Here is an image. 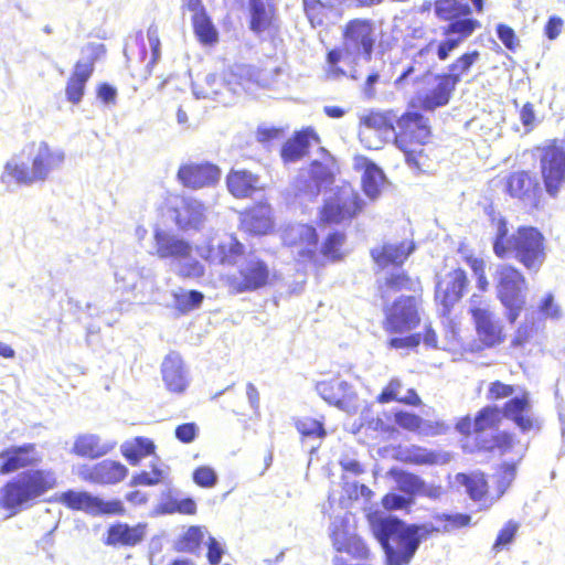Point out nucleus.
Listing matches in <instances>:
<instances>
[{
  "label": "nucleus",
  "instance_id": "obj_48",
  "mask_svg": "<svg viewBox=\"0 0 565 565\" xmlns=\"http://www.w3.org/2000/svg\"><path fill=\"white\" fill-rule=\"evenodd\" d=\"M250 30L260 33L265 31L271 19V9L264 0H249Z\"/></svg>",
  "mask_w": 565,
  "mask_h": 565
},
{
  "label": "nucleus",
  "instance_id": "obj_51",
  "mask_svg": "<svg viewBox=\"0 0 565 565\" xmlns=\"http://www.w3.org/2000/svg\"><path fill=\"white\" fill-rule=\"evenodd\" d=\"M414 285L415 281L398 270L385 277L384 284L380 286L381 296L383 299H387L394 292L414 289Z\"/></svg>",
  "mask_w": 565,
  "mask_h": 565
},
{
  "label": "nucleus",
  "instance_id": "obj_10",
  "mask_svg": "<svg viewBox=\"0 0 565 565\" xmlns=\"http://www.w3.org/2000/svg\"><path fill=\"white\" fill-rule=\"evenodd\" d=\"M270 279L268 265L255 255H249L237 265V271L226 276L232 292H253L266 287Z\"/></svg>",
  "mask_w": 565,
  "mask_h": 565
},
{
  "label": "nucleus",
  "instance_id": "obj_55",
  "mask_svg": "<svg viewBox=\"0 0 565 565\" xmlns=\"http://www.w3.org/2000/svg\"><path fill=\"white\" fill-rule=\"evenodd\" d=\"M175 307L182 311L188 312L198 308L203 301V294L196 290L174 292Z\"/></svg>",
  "mask_w": 565,
  "mask_h": 565
},
{
  "label": "nucleus",
  "instance_id": "obj_13",
  "mask_svg": "<svg viewBox=\"0 0 565 565\" xmlns=\"http://www.w3.org/2000/svg\"><path fill=\"white\" fill-rule=\"evenodd\" d=\"M419 322V303L415 297H399L385 309L384 328L388 332H408L415 329Z\"/></svg>",
  "mask_w": 565,
  "mask_h": 565
},
{
  "label": "nucleus",
  "instance_id": "obj_60",
  "mask_svg": "<svg viewBox=\"0 0 565 565\" xmlns=\"http://www.w3.org/2000/svg\"><path fill=\"white\" fill-rule=\"evenodd\" d=\"M519 530V524L514 521H509L500 530L497 540L493 544V550L499 551L505 545L510 544Z\"/></svg>",
  "mask_w": 565,
  "mask_h": 565
},
{
  "label": "nucleus",
  "instance_id": "obj_47",
  "mask_svg": "<svg viewBox=\"0 0 565 565\" xmlns=\"http://www.w3.org/2000/svg\"><path fill=\"white\" fill-rule=\"evenodd\" d=\"M405 460L415 465H443L448 462L449 456L413 446L405 450Z\"/></svg>",
  "mask_w": 565,
  "mask_h": 565
},
{
  "label": "nucleus",
  "instance_id": "obj_21",
  "mask_svg": "<svg viewBox=\"0 0 565 565\" xmlns=\"http://www.w3.org/2000/svg\"><path fill=\"white\" fill-rule=\"evenodd\" d=\"M115 281L117 289L132 294V299H137L139 294L152 291L154 276L150 269L146 268L118 267L115 271Z\"/></svg>",
  "mask_w": 565,
  "mask_h": 565
},
{
  "label": "nucleus",
  "instance_id": "obj_20",
  "mask_svg": "<svg viewBox=\"0 0 565 565\" xmlns=\"http://www.w3.org/2000/svg\"><path fill=\"white\" fill-rule=\"evenodd\" d=\"M284 243L292 247L299 262L311 260L315 256L318 236L312 226L295 224L288 226L282 234Z\"/></svg>",
  "mask_w": 565,
  "mask_h": 565
},
{
  "label": "nucleus",
  "instance_id": "obj_54",
  "mask_svg": "<svg viewBox=\"0 0 565 565\" xmlns=\"http://www.w3.org/2000/svg\"><path fill=\"white\" fill-rule=\"evenodd\" d=\"M172 266L179 276L186 278H200L204 275V266L188 253L184 258H179Z\"/></svg>",
  "mask_w": 565,
  "mask_h": 565
},
{
  "label": "nucleus",
  "instance_id": "obj_26",
  "mask_svg": "<svg viewBox=\"0 0 565 565\" xmlns=\"http://www.w3.org/2000/svg\"><path fill=\"white\" fill-rule=\"evenodd\" d=\"M161 375L167 390L171 393L181 394L190 384L189 371L177 352L166 355L161 364Z\"/></svg>",
  "mask_w": 565,
  "mask_h": 565
},
{
  "label": "nucleus",
  "instance_id": "obj_23",
  "mask_svg": "<svg viewBox=\"0 0 565 565\" xmlns=\"http://www.w3.org/2000/svg\"><path fill=\"white\" fill-rule=\"evenodd\" d=\"M0 473L8 475L19 469L38 466L42 455L34 444L9 447L0 452Z\"/></svg>",
  "mask_w": 565,
  "mask_h": 565
},
{
  "label": "nucleus",
  "instance_id": "obj_32",
  "mask_svg": "<svg viewBox=\"0 0 565 565\" xmlns=\"http://www.w3.org/2000/svg\"><path fill=\"white\" fill-rule=\"evenodd\" d=\"M116 441L102 438L96 434L78 435L73 444L72 451L84 458L98 459L108 455L115 447Z\"/></svg>",
  "mask_w": 565,
  "mask_h": 565
},
{
  "label": "nucleus",
  "instance_id": "obj_52",
  "mask_svg": "<svg viewBox=\"0 0 565 565\" xmlns=\"http://www.w3.org/2000/svg\"><path fill=\"white\" fill-rule=\"evenodd\" d=\"M168 467H166L162 463H152L151 471H141L132 476L130 480V486H156L163 482L168 478Z\"/></svg>",
  "mask_w": 565,
  "mask_h": 565
},
{
  "label": "nucleus",
  "instance_id": "obj_30",
  "mask_svg": "<svg viewBox=\"0 0 565 565\" xmlns=\"http://www.w3.org/2000/svg\"><path fill=\"white\" fill-rule=\"evenodd\" d=\"M414 249L415 245L412 241L385 243L382 246L373 248L371 255L379 267L385 268L390 265H402Z\"/></svg>",
  "mask_w": 565,
  "mask_h": 565
},
{
  "label": "nucleus",
  "instance_id": "obj_43",
  "mask_svg": "<svg viewBox=\"0 0 565 565\" xmlns=\"http://www.w3.org/2000/svg\"><path fill=\"white\" fill-rule=\"evenodd\" d=\"M479 56L480 54L478 51L465 53L451 64H449L447 67L448 72L441 75L455 87H457L461 81V77L469 72L471 66L479 60Z\"/></svg>",
  "mask_w": 565,
  "mask_h": 565
},
{
  "label": "nucleus",
  "instance_id": "obj_36",
  "mask_svg": "<svg viewBox=\"0 0 565 565\" xmlns=\"http://www.w3.org/2000/svg\"><path fill=\"white\" fill-rule=\"evenodd\" d=\"M228 191L236 198H246L263 188L258 175L247 170H231L226 178Z\"/></svg>",
  "mask_w": 565,
  "mask_h": 565
},
{
  "label": "nucleus",
  "instance_id": "obj_22",
  "mask_svg": "<svg viewBox=\"0 0 565 565\" xmlns=\"http://www.w3.org/2000/svg\"><path fill=\"white\" fill-rule=\"evenodd\" d=\"M428 85L417 93V102L425 110H434L449 103L456 87L441 74H428L425 77Z\"/></svg>",
  "mask_w": 565,
  "mask_h": 565
},
{
  "label": "nucleus",
  "instance_id": "obj_29",
  "mask_svg": "<svg viewBox=\"0 0 565 565\" xmlns=\"http://www.w3.org/2000/svg\"><path fill=\"white\" fill-rule=\"evenodd\" d=\"M503 416L512 420L522 431H529L539 428L537 418L534 416L529 394L514 396L505 403Z\"/></svg>",
  "mask_w": 565,
  "mask_h": 565
},
{
  "label": "nucleus",
  "instance_id": "obj_40",
  "mask_svg": "<svg viewBox=\"0 0 565 565\" xmlns=\"http://www.w3.org/2000/svg\"><path fill=\"white\" fill-rule=\"evenodd\" d=\"M318 394L329 404L344 408L347 399H350L351 387L345 381H323L316 386Z\"/></svg>",
  "mask_w": 565,
  "mask_h": 565
},
{
  "label": "nucleus",
  "instance_id": "obj_34",
  "mask_svg": "<svg viewBox=\"0 0 565 565\" xmlns=\"http://www.w3.org/2000/svg\"><path fill=\"white\" fill-rule=\"evenodd\" d=\"M320 139L316 131L311 128L301 130L289 139L281 149V157L286 162H294L302 158L308 149L318 146Z\"/></svg>",
  "mask_w": 565,
  "mask_h": 565
},
{
  "label": "nucleus",
  "instance_id": "obj_33",
  "mask_svg": "<svg viewBox=\"0 0 565 565\" xmlns=\"http://www.w3.org/2000/svg\"><path fill=\"white\" fill-rule=\"evenodd\" d=\"M456 482L463 486L469 498L477 502L481 509L490 508L498 499L488 494V484L482 473H457Z\"/></svg>",
  "mask_w": 565,
  "mask_h": 565
},
{
  "label": "nucleus",
  "instance_id": "obj_49",
  "mask_svg": "<svg viewBox=\"0 0 565 565\" xmlns=\"http://www.w3.org/2000/svg\"><path fill=\"white\" fill-rule=\"evenodd\" d=\"M60 501L73 510H83L93 514L96 497L86 491L68 490L61 494Z\"/></svg>",
  "mask_w": 565,
  "mask_h": 565
},
{
  "label": "nucleus",
  "instance_id": "obj_12",
  "mask_svg": "<svg viewBox=\"0 0 565 565\" xmlns=\"http://www.w3.org/2000/svg\"><path fill=\"white\" fill-rule=\"evenodd\" d=\"M362 203L358 193L350 185H344L326 199L320 213L321 221L337 224L351 220L362 210Z\"/></svg>",
  "mask_w": 565,
  "mask_h": 565
},
{
  "label": "nucleus",
  "instance_id": "obj_53",
  "mask_svg": "<svg viewBox=\"0 0 565 565\" xmlns=\"http://www.w3.org/2000/svg\"><path fill=\"white\" fill-rule=\"evenodd\" d=\"M493 225L495 227L493 252L498 257L505 258L510 255V245L512 243V236H508V226L505 220H493Z\"/></svg>",
  "mask_w": 565,
  "mask_h": 565
},
{
  "label": "nucleus",
  "instance_id": "obj_45",
  "mask_svg": "<svg viewBox=\"0 0 565 565\" xmlns=\"http://www.w3.org/2000/svg\"><path fill=\"white\" fill-rule=\"evenodd\" d=\"M426 347L437 348V335L430 326L425 324V333H414L404 338H393L390 340V347L393 349H411L416 348L420 342Z\"/></svg>",
  "mask_w": 565,
  "mask_h": 565
},
{
  "label": "nucleus",
  "instance_id": "obj_41",
  "mask_svg": "<svg viewBox=\"0 0 565 565\" xmlns=\"http://www.w3.org/2000/svg\"><path fill=\"white\" fill-rule=\"evenodd\" d=\"M154 451V444L149 438L136 437L121 446L122 456L131 466H137L140 460Z\"/></svg>",
  "mask_w": 565,
  "mask_h": 565
},
{
  "label": "nucleus",
  "instance_id": "obj_25",
  "mask_svg": "<svg viewBox=\"0 0 565 565\" xmlns=\"http://www.w3.org/2000/svg\"><path fill=\"white\" fill-rule=\"evenodd\" d=\"M78 475L83 480L93 483L116 484L127 477L128 469L118 461L103 460L92 467L83 466Z\"/></svg>",
  "mask_w": 565,
  "mask_h": 565
},
{
  "label": "nucleus",
  "instance_id": "obj_46",
  "mask_svg": "<svg viewBox=\"0 0 565 565\" xmlns=\"http://www.w3.org/2000/svg\"><path fill=\"white\" fill-rule=\"evenodd\" d=\"M480 28L479 21L471 18L451 19L449 23L441 29L444 36H455V39L462 43L468 39L476 29Z\"/></svg>",
  "mask_w": 565,
  "mask_h": 565
},
{
  "label": "nucleus",
  "instance_id": "obj_9",
  "mask_svg": "<svg viewBox=\"0 0 565 565\" xmlns=\"http://www.w3.org/2000/svg\"><path fill=\"white\" fill-rule=\"evenodd\" d=\"M510 254L529 271L537 273L545 260L544 236L534 227H521L512 235Z\"/></svg>",
  "mask_w": 565,
  "mask_h": 565
},
{
  "label": "nucleus",
  "instance_id": "obj_61",
  "mask_svg": "<svg viewBox=\"0 0 565 565\" xmlns=\"http://www.w3.org/2000/svg\"><path fill=\"white\" fill-rule=\"evenodd\" d=\"M394 418L399 427L411 431L419 430L424 423L419 416L408 412H396Z\"/></svg>",
  "mask_w": 565,
  "mask_h": 565
},
{
  "label": "nucleus",
  "instance_id": "obj_2",
  "mask_svg": "<svg viewBox=\"0 0 565 565\" xmlns=\"http://www.w3.org/2000/svg\"><path fill=\"white\" fill-rule=\"evenodd\" d=\"M65 162L64 149L45 140H33L7 160L0 181L8 189L42 184L61 171Z\"/></svg>",
  "mask_w": 565,
  "mask_h": 565
},
{
  "label": "nucleus",
  "instance_id": "obj_27",
  "mask_svg": "<svg viewBox=\"0 0 565 565\" xmlns=\"http://www.w3.org/2000/svg\"><path fill=\"white\" fill-rule=\"evenodd\" d=\"M332 178L330 168L315 160L310 168V180L298 179L295 183V196L300 201H311L318 196L323 184L329 183Z\"/></svg>",
  "mask_w": 565,
  "mask_h": 565
},
{
  "label": "nucleus",
  "instance_id": "obj_50",
  "mask_svg": "<svg viewBox=\"0 0 565 565\" xmlns=\"http://www.w3.org/2000/svg\"><path fill=\"white\" fill-rule=\"evenodd\" d=\"M194 33L199 41L205 45H212L218 40V32L207 14L192 17Z\"/></svg>",
  "mask_w": 565,
  "mask_h": 565
},
{
  "label": "nucleus",
  "instance_id": "obj_62",
  "mask_svg": "<svg viewBox=\"0 0 565 565\" xmlns=\"http://www.w3.org/2000/svg\"><path fill=\"white\" fill-rule=\"evenodd\" d=\"M205 529L201 526H191L183 536L182 548L192 552L203 541Z\"/></svg>",
  "mask_w": 565,
  "mask_h": 565
},
{
  "label": "nucleus",
  "instance_id": "obj_59",
  "mask_svg": "<svg viewBox=\"0 0 565 565\" xmlns=\"http://www.w3.org/2000/svg\"><path fill=\"white\" fill-rule=\"evenodd\" d=\"M217 473L207 466H202L193 471V481L202 488H213L217 483Z\"/></svg>",
  "mask_w": 565,
  "mask_h": 565
},
{
  "label": "nucleus",
  "instance_id": "obj_38",
  "mask_svg": "<svg viewBox=\"0 0 565 565\" xmlns=\"http://www.w3.org/2000/svg\"><path fill=\"white\" fill-rule=\"evenodd\" d=\"M93 73V64L90 62H77L72 76L70 77L65 94L68 102L78 104L84 95L86 82Z\"/></svg>",
  "mask_w": 565,
  "mask_h": 565
},
{
  "label": "nucleus",
  "instance_id": "obj_11",
  "mask_svg": "<svg viewBox=\"0 0 565 565\" xmlns=\"http://www.w3.org/2000/svg\"><path fill=\"white\" fill-rule=\"evenodd\" d=\"M469 312L476 324L480 341L487 347H494L503 341L502 326L495 320L490 301L473 294L469 299Z\"/></svg>",
  "mask_w": 565,
  "mask_h": 565
},
{
  "label": "nucleus",
  "instance_id": "obj_8",
  "mask_svg": "<svg viewBox=\"0 0 565 565\" xmlns=\"http://www.w3.org/2000/svg\"><path fill=\"white\" fill-rule=\"evenodd\" d=\"M501 419V412L497 406L482 408L473 419V433L481 449L492 450L499 448L505 455L514 447L513 438L500 433L494 435Z\"/></svg>",
  "mask_w": 565,
  "mask_h": 565
},
{
  "label": "nucleus",
  "instance_id": "obj_19",
  "mask_svg": "<svg viewBox=\"0 0 565 565\" xmlns=\"http://www.w3.org/2000/svg\"><path fill=\"white\" fill-rule=\"evenodd\" d=\"M172 217L183 231L200 230L206 221V207L192 196L175 198L171 203Z\"/></svg>",
  "mask_w": 565,
  "mask_h": 565
},
{
  "label": "nucleus",
  "instance_id": "obj_57",
  "mask_svg": "<svg viewBox=\"0 0 565 565\" xmlns=\"http://www.w3.org/2000/svg\"><path fill=\"white\" fill-rule=\"evenodd\" d=\"M537 310L545 319L557 320L562 317L561 307L551 292L543 296L537 305Z\"/></svg>",
  "mask_w": 565,
  "mask_h": 565
},
{
  "label": "nucleus",
  "instance_id": "obj_3",
  "mask_svg": "<svg viewBox=\"0 0 565 565\" xmlns=\"http://www.w3.org/2000/svg\"><path fill=\"white\" fill-rule=\"evenodd\" d=\"M56 475L51 469H30L9 481L1 490V505L17 513L31 507L40 497L56 487Z\"/></svg>",
  "mask_w": 565,
  "mask_h": 565
},
{
  "label": "nucleus",
  "instance_id": "obj_28",
  "mask_svg": "<svg viewBox=\"0 0 565 565\" xmlns=\"http://www.w3.org/2000/svg\"><path fill=\"white\" fill-rule=\"evenodd\" d=\"M153 241L151 254L162 259L171 258L174 263L179 258H184L188 253H192L189 242L160 228L154 231Z\"/></svg>",
  "mask_w": 565,
  "mask_h": 565
},
{
  "label": "nucleus",
  "instance_id": "obj_56",
  "mask_svg": "<svg viewBox=\"0 0 565 565\" xmlns=\"http://www.w3.org/2000/svg\"><path fill=\"white\" fill-rule=\"evenodd\" d=\"M397 486L404 493L413 495L423 491L424 481L413 473L403 472L397 478Z\"/></svg>",
  "mask_w": 565,
  "mask_h": 565
},
{
  "label": "nucleus",
  "instance_id": "obj_63",
  "mask_svg": "<svg viewBox=\"0 0 565 565\" xmlns=\"http://www.w3.org/2000/svg\"><path fill=\"white\" fill-rule=\"evenodd\" d=\"M125 511L121 501L119 500H110L104 501L103 499L96 497V502L94 504V513L93 514H122Z\"/></svg>",
  "mask_w": 565,
  "mask_h": 565
},
{
  "label": "nucleus",
  "instance_id": "obj_31",
  "mask_svg": "<svg viewBox=\"0 0 565 565\" xmlns=\"http://www.w3.org/2000/svg\"><path fill=\"white\" fill-rule=\"evenodd\" d=\"M507 188L512 196L522 200L529 205H537L541 188L537 180L527 172L521 171L511 174L508 179Z\"/></svg>",
  "mask_w": 565,
  "mask_h": 565
},
{
  "label": "nucleus",
  "instance_id": "obj_7",
  "mask_svg": "<svg viewBox=\"0 0 565 565\" xmlns=\"http://www.w3.org/2000/svg\"><path fill=\"white\" fill-rule=\"evenodd\" d=\"M255 76L254 67L243 63H236L228 66L221 78L214 74H209L204 78V83H194L193 94L196 98H211L216 99L223 95L226 89L230 93L237 95L246 89L247 85Z\"/></svg>",
  "mask_w": 565,
  "mask_h": 565
},
{
  "label": "nucleus",
  "instance_id": "obj_15",
  "mask_svg": "<svg viewBox=\"0 0 565 565\" xmlns=\"http://www.w3.org/2000/svg\"><path fill=\"white\" fill-rule=\"evenodd\" d=\"M330 531L332 544L339 553H347L353 558L361 561L369 558V548L363 541L352 532L347 516L335 518L331 523Z\"/></svg>",
  "mask_w": 565,
  "mask_h": 565
},
{
  "label": "nucleus",
  "instance_id": "obj_6",
  "mask_svg": "<svg viewBox=\"0 0 565 565\" xmlns=\"http://www.w3.org/2000/svg\"><path fill=\"white\" fill-rule=\"evenodd\" d=\"M494 281L497 297L507 310V319L514 323L526 303V279L515 267L501 264L497 266Z\"/></svg>",
  "mask_w": 565,
  "mask_h": 565
},
{
  "label": "nucleus",
  "instance_id": "obj_64",
  "mask_svg": "<svg viewBox=\"0 0 565 565\" xmlns=\"http://www.w3.org/2000/svg\"><path fill=\"white\" fill-rule=\"evenodd\" d=\"M500 479L498 481V497L500 498L509 488L515 476V462H505L501 467Z\"/></svg>",
  "mask_w": 565,
  "mask_h": 565
},
{
  "label": "nucleus",
  "instance_id": "obj_35",
  "mask_svg": "<svg viewBox=\"0 0 565 565\" xmlns=\"http://www.w3.org/2000/svg\"><path fill=\"white\" fill-rule=\"evenodd\" d=\"M241 223L243 230L250 234H267L273 225L270 206L265 203L257 204L242 214Z\"/></svg>",
  "mask_w": 565,
  "mask_h": 565
},
{
  "label": "nucleus",
  "instance_id": "obj_24",
  "mask_svg": "<svg viewBox=\"0 0 565 565\" xmlns=\"http://www.w3.org/2000/svg\"><path fill=\"white\" fill-rule=\"evenodd\" d=\"M180 182L191 189L214 185L221 178L220 169L211 163H186L178 171Z\"/></svg>",
  "mask_w": 565,
  "mask_h": 565
},
{
  "label": "nucleus",
  "instance_id": "obj_14",
  "mask_svg": "<svg viewBox=\"0 0 565 565\" xmlns=\"http://www.w3.org/2000/svg\"><path fill=\"white\" fill-rule=\"evenodd\" d=\"M394 117L390 113H371L361 118L359 137L369 149L382 148L385 142L394 140Z\"/></svg>",
  "mask_w": 565,
  "mask_h": 565
},
{
  "label": "nucleus",
  "instance_id": "obj_16",
  "mask_svg": "<svg viewBox=\"0 0 565 565\" xmlns=\"http://www.w3.org/2000/svg\"><path fill=\"white\" fill-rule=\"evenodd\" d=\"M245 252L244 245L236 237L226 235L198 246L199 255L205 260L221 265H238V259Z\"/></svg>",
  "mask_w": 565,
  "mask_h": 565
},
{
  "label": "nucleus",
  "instance_id": "obj_37",
  "mask_svg": "<svg viewBox=\"0 0 565 565\" xmlns=\"http://www.w3.org/2000/svg\"><path fill=\"white\" fill-rule=\"evenodd\" d=\"M146 535V525L137 524L129 526L125 523H117L109 527L106 544L107 545H129L134 546L140 543Z\"/></svg>",
  "mask_w": 565,
  "mask_h": 565
},
{
  "label": "nucleus",
  "instance_id": "obj_17",
  "mask_svg": "<svg viewBox=\"0 0 565 565\" xmlns=\"http://www.w3.org/2000/svg\"><path fill=\"white\" fill-rule=\"evenodd\" d=\"M468 278L461 268H456L439 277L436 284L435 299L446 315L463 296Z\"/></svg>",
  "mask_w": 565,
  "mask_h": 565
},
{
  "label": "nucleus",
  "instance_id": "obj_39",
  "mask_svg": "<svg viewBox=\"0 0 565 565\" xmlns=\"http://www.w3.org/2000/svg\"><path fill=\"white\" fill-rule=\"evenodd\" d=\"M303 10L312 28H324L334 23L338 13L333 4L321 0H302Z\"/></svg>",
  "mask_w": 565,
  "mask_h": 565
},
{
  "label": "nucleus",
  "instance_id": "obj_18",
  "mask_svg": "<svg viewBox=\"0 0 565 565\" xmlns=\"http://www.w3.org/2000/svg\"><path fill=\"white\" fill-rule=\"evenodd\" d=\"M541 172L546 192L556 196L565 183V151L558 147H548L541 158Z\"/></svg>",
  "mask_w": 565,
  "mask_h": 565
},
{
  "label": "nucleus",
  "instance_id": "obj_5",
  "mask_svg": "<svg viewBox=\"0 0 565 565\" xmlns=\"http://www.w3.org/2000/svg\"><path fill=\"white\" fill-rule=\"evenodd\" d=\"M396 125L395 146L404 153L409 167L422 169L425 160L423 146L430 138L428 119L418 113H406L397 119Z\"/></svg>",
  "mask_w": 565,
  "mask_h": 565
},
{
  "label": "nucleus",
  "instance_id": "obj_4",
  "mask_svg": "<svg viewBox=\"0 0 565 565\" xmlns=\"http://www.w3.org/2000/svg\"><path fill=\"white\" fill-rule=\"evenodd\" d=\"M377 40L373 20L356 18L348 21L342 30V46L328 53V63L335 66L341 61L358 64L371 61Z\"/></svg>",
  "mask_w": 565,
  "mask_h": 565
},
{
  "label": "nucleus",
  "instance_id": "obj_44",
  "mask_svg": "<svg viewBox=\"0 0 565 565\" xmlns=\"http://www.w3.org/2000/svg\"><path fill=\"white\" fill-rule=\"evenodd\" d=\"M385 177L383 171L373 162H365L364 173L362 175V186L364 193L372 200L381 193Z\"/></svg>",
  "mask_w": 565,
  "mask_h": 565
},
{
  "label": "nucleus",
  "instance_id": "obj_58",
  "mask_svg": "<svg viewBox=\"0 0 565 565\" xmlns=\"http://www.w3.org/2000/svg\"><path fill=\"white\" fill-rule=\"evenodd\" d=\"M343 242L344 235L342 233L334 232L330 234L322 245V255L332 260L341 258L340 247L342 246Z\"/></svg>",
  "mask_w": 565,
  "mask_h": 565
},
{
  "label": "nucleus",
  "instance_id": "obj_42",
  "mask_svg": "<svg viewBox=\"0 0 565 565\" xmlns=\"http://www.w3.org/2000/svg\"><path fill=\"white\" fill-rule=\"evenodd\" d=\"M296 428L298 433L302 437V441L317 440V445L310 446V451L313 452L318 449L321 444V440L326 437L327 433L323 427V423L321 420L311 418V417H302L296 422Z\"/></svg>",
  "mask_w": 565,
  "mask_h": 565
},
{
  "label": "nucleus",
  "instance_id": "obj_1",
  "mask_svg": "<svg viewBox=\"0 0 565 565\" xmlns=\"http://www.w3.org/2000/svg\"><path fill=\"white\" fill-rule=\"evenodd\" d=\"M436 525L406 524L393 516L374 518L372 532L385 553L386 565H408L423 539L431 532L449 533L471 524V516L465 513L439 514Z\"/></svg>",
  "mask_w": 565,
  "mask_h": 565
}]
</instances>
